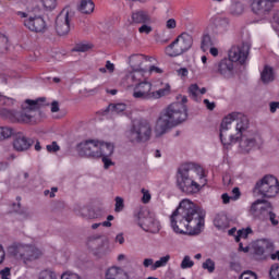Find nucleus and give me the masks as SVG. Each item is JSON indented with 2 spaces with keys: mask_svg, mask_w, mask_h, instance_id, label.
Returning <instances> with one entry per match:
<instances>
[{
  "mask_svg": "<svg viewBox=\"0 0 279 279\" xmlns=\"http://www.w3.org/2000/svg\"><path fill=\"white\" fill-rule=\"evenodd\" d=\"M99 140H86L76 147L77 153L85 158H99Z\"/></svg>",
  "mask_w": 279,
  "mask_h": 279,
  "instance_id": "obj_15",
  "label": "nucleus"
},
{
  "mask_svg": "<svg viewBox=\"0 0 279 279\" xmlns=\"http://www.w3.org/2000/svg\"><path fill=\"white\" fill-rule=\"evenodd\" d=\"M16 104V100L14 98H10L8 96H3L0 94V106L4 107L0 109V117L2 119H16V114H14V111L7 109V108H12Z\"/></svg>",
  "mask_w": 279,
  "mask_h": 279,
  "instance_id": "obj_18",
  "label": "nucleus"
},
{
  "mask_svg": "<svg viewBox=\"0 0 279 279\" xmlns=\"http://www.w3.org/2000/svg\"><path fill=\"white\" fill-rule=\"evenodd\" d=\"M250 213L255 217V219L267 221L270 214L274 213V206L265 199H257L252 204Z\"/></svg>",
  "mask_w": 279,
  "mask_h": 279,
  "instance_id": "obj_14",
  "label": "nucleus"
},
{
  "mask_svg": "<svg viewBox=\"0 0 279 279\" xmlns=\"http://www.w3.org/2000/svg\"><path fill=\"white\" fill-rule=\"evenodd\" d=\"M61 279H82V277L75 272L65 271L61 275Z\"/></svg>",
  "mask_w": 279,
  "mask_h": 279,
  "instance_id": "obj_48",
  "label": "nucleus"
},
{
  "mask_svg": "<svg viewBox=\"0 0 279 279\" xmlns=\"http://www.w3.org/2000/svg\"><path fill=\"white\" fill-rule=\"evenodd\" d=\"M142 193H143V197H142L143 204H149V202L151 201V194L149 193V190L142 189Z\"/></svg>",
  "mask_w": 279,
  "mask_h": 279,
  "instance_id": "obj_49",
  "label": "nucleus"
},
{
  "mask_svg": "<svg viewBox=\"0 0 279 279\" xmlns=\"http://www.w3.org/2000/svg\"><path fill=\"white\" fill-rule=\"evenodd\" d=\"M268 219L271 221L272 226H278V220L276 219V214L274 211L268 216Z\"/></svg>",
  "mask_w": 279,
  "mask_h": 279,
  "instance_id": "obj_62",
  "label": "nucleus"
},
{
  "mask_svg": "<svg viewBox=\"0 0 279 279\" xmlns=\"http://www.w3.org/2000/svg\"><path fill=\"white\" fill-rule=\"evenodd\" d=\"M269 242L264 240L260 242V244L257 245L256 247V254H263L267 247H269Z\"/></svg>",
  "mask_w": 279,
  "mask_h": 279,
  "instance_id": "obj_46",
  "label": "nucleus"
},
{
  "mask_svg": "<svg viewBox=\"0 0 279 279\" xmlns=\"http://www.w3.org/2000/svg\"><path fill=\"white\" fill-rule=\"evenodd\" d=\"M245 13V3L235 1L229 7V14L231 16H241Z\"/></svg>",
  "mask_w": 279,
  "mask_h": 279,
  "instance_id": "obj_26",
  "label": "nucleus"
},
{
  "mask_svg": "<svg viewBox=\"0 0 279 279\" xmlns=\"http://www.w3.org/2000/svg\"><path fill=\"white\" fill-rule=\"evenodd\" d=\"M270 278L279 279V264H275L270 268Z\"/></svg>",
  "mask_w": 279,
  "mask_h": 279,
  "instance_id": "obj_47",
  "label": "nucleus"
},
{
  "mask_svg": "<svg viewBox=\"0 0 279 279\" xmlns=\"http://www.w3.org/2000/svg\"><path fill=\"white\" fill-rule=\"evenodd\" d=\"M81 216L84 217L85 219H95V210L88 208V207H83L81 209Z\"/></svg>",
  "mask_w": 279,
  "mask_h": 279,
  "instance_id": "obj_39",
  "label": "nucleus"
},
{
  "mask_svg": "<svg viewBox=\"0 0 279 279\" xmlns=\"http://www.w3.org/2000/svg\"><path fill=\"white\" fill-rule=\"evenodd\" d=\"M166 27L167 29H175V27H178V22H175V19H169L166 22Z\"/></svg>",
  "mask_w": 279,
  "mask_h": 279,
  "instance_id": "obj_53",
  "label": "nucleus"
},
{
  "mask_svg": "<svg viewBox=\"0 0 279 279\" xmlns=\"http://www.w3.org/2000/svg\"><path fill=\"white\" fill-rule=\"evenodd\" d=\"M123 208H125V203H124L123 198L121 196H117L114 211L121 213L123 210Z\"/></svg>",
  "mask_w": 279,
  "mask_h": 279,
  "instance_id": "obj_45",
  "label": "nucleus"
},
{
  "mask_svg": "<svg viewBox=\"0 0 279 279\" xmlns=\"http://www.w3.org/2000/svg\"><path fill=\"white\" fill-rule=\"evenodd\" d=\"M204 104H205L207 110H215V102H210V100L204 99Z\"/></svg>",
  "mask_w": 279,
  "mask_h": 279,
  "instance_id": "obj_61",
  "label": "nucleus"
},
{
  "mask_svg": "<svg viewBox=\"0 0 279 279\" xmlns=\"http://www.w3.org/2000/svg\"><path fill=\"white\" fill-rule=\"evenodd\" d=\"M170 226L175 234H199L204 228V215L195 203L184 198L170 216Z\"/></svg>",
  "mask_w": 279,
  "mask_h": 279,
  "instance_id": "obj_2",
  "label": "nucleus"
},
{
  "mask_svg": "<svg viewBox=\"0 0 279 279\" xmlns=\"http://www.w3.org/2000/svg\"><path fill=\"white\" fill-rule=\"evenodd\" d=\"M126 109L128 105L123 102L110 104L108 106V112H114L116 114H120V112H125Z\"/></svg>",
  "mask_w": 279,
  "mask_h": 279,
  "instance_id": "obj_30",
  "label": "nucleus"
},
{
  "mask_svg": "<svg viewBox=\"0 0 279 279\" xmlns=\"http://www.w3.org/2000/svg\"><path fill=\"white\" fill-rule=\"evenodd\" d=\"M203 269L208 270L209 274H213L215 271V260L207 258L203 265H202Z\"/></svg>",
  "mask_w": 279,
  "mask_h": 279,
  "instance_id": "obj_41",
  "label": "nucleus"
},
{
  "mask_svg": "<svg viewBox=\"0 0 279 279\" xmlns=\"http://www.w3.org/2000/svg\"><path fill=\"white\" fill-rule=\"evenodd\" d=\"M155 87V90L153 88ZM171 95V85L165 82H158L155 86L148 81H142L137 83L133 88L134 99H142L143 101H154L156 99H162Z\"/></svg>",
  "mask_w": 279,
  "mask_h": 279,
  "instance_id": "obj_5",
  "label": "nucleus"
},
{
  "mask_svg": "<svg viewBox=\"0 0 279 279\" xmlns=\"http://www.w3.org/2000/svg\"><path fill=\"white\" fill-rule=\"evenodd\" d=\"M240 279H258V277L252 270H246L240 276Z\"/></svg>",
  "mask_w": 279,
  "mask_h": 279,
  "instance_id": "obj_51",
  "label": "nucleus"
},
{
  "mask_svg": "<svg viewBox=\"0 0 279 279\" xmlns=\"http://www.w3.org/2000/svg\"><path fill=\"white\" fill-rule=\"evenodd\" d=\"M126 82L129 86H136L143 82V70H133L126 74Z\"/></svg>",
  "mask_w": 279,
  "mask_h": 279,
  "instance_id": "obj_25",
  "label": "nucleus"
},
{
  "mask_svg": "<svg viewBox=\"0 0 279 279\" xmlns=\"http://www.w3.org/2000/svg\"><path fill=\"white\" fill-rule=\"evenodd\" d=\"M12 134H14V130L10 126H0V143L2 141H8V138H12Z\"/></svg>",
  "mask_w": 279,
  "mask_h": 279,
  "instance_id": "obj_32",
  "label": "nucleus"
},
{
  "mask_svg": "<svg viewBox=\"0 0 279 279\" xmlns=\"http://www.w3.org/2000/svg\"><path fill=\"white\" fill-rule=\"evenodd\" d=\"M149 73H158L161 74L162 73V69L156 66V65H150L149 66Z\"/></svg>",
  "mask_w": 279,
  "mask_h": 279,
  "instance_id": "obj_60",
  "label": "nucleus"
},
{
  "mask_svg": "<svg viewBox=\"0 0 279 279\" xmlns=\"http://www.w3.org/2000/svg\"><path fill=\"white\" fill-rule=\"evenodd\" d=\"M221 199L223 204H230V199H232V196H229L227 193L221 195Z\"/></svg>",
  "mask_w": 279,
  "mask_h": 279,
  "instance_id": "obj_63",
  "label": "nucleus"
},
{
  "mask_svg": "<svg viewBox=\"0 0 279 279\" xmlns=\"http://www.w3.org/2000/svg\"><path fill=\"white\" fill-rule=\"evenodd\" d=\"M47 151L50 154H56V151H60V146L57 142H52L50 145L46 146Z\"/></svg>",
  "mask_w": 279,
  "mask_h": 279,
  "instance_id": "obj_50",
  "label": "nucleus"
},
{
  "mask_svg": "<svg viewBox=\"0 0 279 279\" xmlns=\"http://www.w3.org/2000/svg\"><path fill=\"white\" fill-rule=\"evenodd\" d=\"M153 23H144L141 24L138 27V34H146V36H149L154 32V27H151Z\"/></svg>",
  "mask_w": 279,
  "mask_h": 279,
  "instance_id": "obj_36",
  "label": "nucleus"
},
{
  "mask_svg": "<svg viewBox=\"0 0 279 279\" xmlns=\"http://www.w3.org/2000/svg\"><path fill=\"white\" fill-rule=\"evenodd\" d=\"M154 264L155 263L151 258H145L144 262H143V265H144L145 268H147V267L151 268V267H154Z\"/></svg>",
  "mask_w": 279,
  "mask_h": 279,
  "instance_id": "obj_59",
  "label": "nucleus"
},
{
  "mask_svg": "<svg viewBox=\"0 0 279 279\" xmlns=\"http://www.w3.org/2000/svg\"><path fill=\"white\" fill-rule=\"evenodd\" d=\"M93 49V45L90 44H77L73 51H77L80 53H86V51H90Z\"/></svg>",
  "mask_w": 279,
  "mask_h": 279,
  "instance_id": "obj_38",
  "label": "nucleus"
},
{
  "mask_svg": "<svg viewBox=\"0 0 279 279\" xmlns=\"http://www.w3.org/2000/svg\"><path fill=\"white\" fill-rule=\"evenodd\" d=\"M232 195L231 199H233V202H236V199H239V197H241V191L239 190V187H234L232 190Z\"/></svg>",
  "mask_w": 279,
  "mask_h": 279,
  "instance_id": "obj_57",
  "label": "nucleus"
},
{
  "mask_svg": "<svg viewBox=\"0 0 279 279\" xmlns=\"http://www.w3.org/2000/svg\"><path fill=\"white\" fill-rule=\"evenodd\" d=\"M44 10H56L57 0H40Z\"/></svg>",
  "mask_w": 279,
  "mask_h": 279,
  "instance_id": "obj_40",
  "label": "nucleus"
},
{
  "mask_svg": "<svg viewBox=\"0 0 279 279\" xmlns=\"http://www.w3.org/2000/svg\"><path fill=\"white\" fill-rule=\"evenodd\" d=\"M47 106L46 98L26 99L22 104L21 112L15 114L17 123H36V113L39 112L40 108Z\"/></svg>",
  "mask_w": 279,
  "mask_h": 279,
  "instance_id": "obj_6",
  "label": "nucleus"
},
{
  "mask_svg": "<svg viewBox=\"0 0 279 279\" xmlns=\"http://www.w3.org/2000/svg\"><path fill=\"white\" fill-rule=\"evenodd\" d=\"M279 110V102H270V112H276Z\"/></svg>",
  "mask_w": 279,
  "mask_h": 279,
  "instance_id": "obj_64",
  "label": "nucleus"
},
{
  "mask_svg": "<svg viewBox=\"0 0 279 279\" xmlns=\"http://www.w3.org/2000/svg\"><path fill=\"white\" fill-rule=\"evenodd\" d=\"M169 260H171V255L160 257L158 260L154 263L151 270L156 271V269H160V267H167Z\"/></svg>",
  "mask_w": 279,
  "mask_h": 279,
  "instance_id": "obj_31",
  "label": "nucleus"
},
{
  "mask_svg": "<svg viewBox=\"0 0 279 279\" xmlns=\"http://www.w3.org/2000/svg\"><path fill=\"white\" fill-rule=\"evenodd\" d=\"M274 3H279V0H248L251 12L260 21H265L271 14Z\"/></svg>",
  "mask_w": 279,
  "mask_h": 279,
  "instance_id": "obj_12",
  "label": "nucleus"
},
{
  "mask_svg": "<svg viewBox=\"0 0 279 279\" xmlns=\"http://www.w3.org/2000/svg\"><path fill=\"white\" fill-rule=\"evenodd\" d=\"M228 20L227 19H218L215 23V34H223L228 32Z\"/></svg>",
  "mask_w": 279,
  "mask_h": 279,
  "instance_id": "obj_29",
  "label": "nucleus"
},
{
  "mask_svg": "<svg viewBox=\"0 0 279 279\" xmlns=\"http://www.w3.org/2000/svg\"><path fill=\"white\" fill-rule=\"evenodd\" d=\"M193 47V36L189 33H181L168 47H166V54L170 58H177L186 53Z\"/></svg>",
  "mask_w": 279,
  "mask_h": 279,
  "instance_id": "obj_8",
  "label": "nucleus"
},
{
  "mask_svg": "<svg viewBox=\"0 0 279 279\" xmlns=\"http://www.w3.org/2000/svg\"><path fill=\"white\" fill-rule=\"evenodd\" d=\"M39 279H58V277L56 276V272L51 270H43L39 274Z\"/></svg>",
  "mask_w": 279,
  "mask_h": 279,
  "instance_id": "obj_44",
  "label": "nucleus"
},
{
  "mask_svg": "<svg viewBox=\"0 0 279 279\" xmlns=\"http://www.w3.org/2000/svg\"><path fill=\"white\" fill-rule=\"evenodd\" d=\"M8 51V36L0 34V53Z\"/></svg>",
  "mask_w": 279,
  "mask_h": 279,
  "instance_id": "obj_42",
  "label": "nucleus"
},
{
  "mask_svg": "<svg viewBox=\"0 0 279 279\" xmlns=\"http://www.w3.org/2000/svg\"><path fill=\"white\" fill-rule=\"evenodd\" d=\"M128 138L131 143H145L151 138V124L146 120L135 122L128 132Z\"/></svg>",
  "mask_w": 279,
  "mask_h": 279,
  "instance_id": "obj_9",
  "label": "nucleus"
},
{
  "mask_svg": "<svg viewBox=\"0 0 279 279\" xmlns=\"http://www.w3.org/2000/svg\"><path fill=\"white\" fill-rule=\"evenodd\" d=\"M195 262H193V259H191V256L185 255L181 262V269H191L192 267H194Z\"/></svg>",
  "mask_w": 279,
  "mask_h": 279,
  "instance_id": "obj_35",
  "label": "nucleus"
},
{
  "mask_svg": "<svg viewBox=\"0 0 279 279\" xmlns=\"http://www.w3.org/2000/svg\"><path fill=\"white\" fill-rule=\"evenodd\" d=\"M255 191H257L258 195H262V197H276L279 193L278 179L271 174L265 175L256 183Z\"/></svg>",
  "mask_w": 279,
  "mask_h": 279,
  "instance_id": "obj_10",
  "label": "nucleus"
},
{
  "mask_svg": "<svg viewBox=\"0 0 279 279\" xmlns=\"http://www.w3.org/2000/svg\"><path fill=\"white\" fill-rule=\"evenodd\" d=\"M75 16V12L71 7H65L57 16L54 29L58 36H69L71 32V22Z\"/></svg>",
  "mask_w": 279,
  "mask_h": 279,
  "instance_id": "obj_11",
  "label": "nucleus"
},
{
  "mask_svg": "<svg viewBox=\"0 0 279 279\" xmlns=\"http://www.w3.org/2000/svg\"><path fill=\"white\" fill-rule=\"evenodd\" d=\"M144 23H154V19L149 11L136 9L131 12L130 25H143Z\"/></svg>",
  "mask_w": 279,
  "mask_h": 279,
  "instance_id": "obj_17",
  "label": "nucleus"
},
{
  "mask_svg": "<svg viewBox=\"0 0 279 279\" xmlns=\"http://www.w3.org/2000/svg\"><path fill=\"white\" fill-rule=\"evenodd\" d=\"M154 60H156L154 57H145L143 54H132L129 58V64L132 71H145V69L143 68V64H145V62H153Z\"/></svg>",
  "mask_w": 279,
  "mask_h": 279,
  "instance_id": "obj_21",
  "label": "nucleus"
},
{
  "mask_svg": "<svg viewBox=\"0 0 279 279\" xmlns=\"http://www.w3.org/2000/svg\"><path fill=\"white\" fill-rule=\"evenodd\" d=\"M247 56H250V45L247 44L233 46L229 50V59L233 62H239V64H245Z\"/></svg>",
  "mask_w": 279,
  "mask_h": 279,
  "instance_id": "obj_16",
  "label": "nucleus"
},
{
  "mask_svg": "<svg viewBox=\"0 0 279 279\" xmlns=\"http://www.w3.org/2000/svg\"><path fill=\"white\" fill-rule=\"evenodd\" d=\"M104 163L105 169H110L113 167L114 162L112 161L111 157H100Z\"/></svg>",
  "mask_w": 279,
  "mask_h": 279,
  "instance_id": "obj_52",
  "label": "nucleus"
},
{
  "mask_svg": "<svg viewBox=\"0 0 279 279\" xmlns=\"http://www.w3.org/2000/svg\"><path fill=\"white\" fill-rule=\"evenodd\" d=\"M98 153V158L111 157L114 154V144L100 141Z\"/></svg>",
  "mask_w": 279,
  "mask_h": 279,
  "instance_id": "obj_24",
  "label": "nucleus"
},
{
  "mask_svg": "<svg viewBox=\"0 0 279 279\" xmlns=\"http://www.w3.org/2000/svg\"><path fill=\"white\" fill-rule=\"evenodd\" d=\"M177 73L180 77H186L189 75V69L181 68L177 71Z\"/></svg>",
  "mask_w": 279,
  "mask_h": 279,
  "instance_id": "obj_58",
  "label": "nucleus"
},
{
  "mask_svg": "<svg viewBox=\"0 0 279 279\" xmlns=\"http://www.w3.org/2000/svg\"><path fill=\"white\" fill-rule=\"evenodd\" d=\"M12 145L15 151L23 153L27 151L32 147V145H34V142L29 137L23 135V133H19L13 138Z\"/></svg>",
  "mask_w": 279,
  "mask_h": 279,
  "instance_id": "obj_20",
  "label": "nucleus"
},
{
  "mask_svg": "<svg viewBox=\"0 0 279 279\" xmlns=\"http://www.w3.org/2000/svg\"><path fill=\"white\" fill-rule=\"evenodd\" d=\"M213 47V38L208 34H204L202 37L201 49L206 52Z\"/></svg>",
  "mask_w": 279,
  "mask_h": 279,
  "instance_id": "obj_34",
  "label": "nucleus"
},
{
  "mask_svg": "<svg viewBox=\"0 0 279 279\" xmlns=\"http://www.w3.org/2000/svg\"><path fill=\"white\" fill-rule=\"evenodd\" d=\"M186 101L189 99L183 96L181 102H173L160 114L155 126L156 136H162L167 134L168 130L180 125L187 119L189 113L186 112Z\"/></svg>",
  "mask_w": 279,
  "mask_h": 279,
  "instance_id": "obj_4",
  "label": "nucleus"
},
{
  "mask_svg": "<svg viewBox=\"0 0 279 279\" xmlns=\"http://www.w3.org/2000/svg\"><path fill=\"white\" fill-rule=\"evenodd\" d=\"M216 71L222 77H232L234 74V62L230 59H222L217 65Z\"/></svg>",
  "mask_w": 279,
  "mask_h": 279,
  "instance_id": "obj_22",
  "label": "nucleus"
},
{
  "mask_svg": "<svg viewBox=\"0 0 279 279\" xmlns=\"http://www.w3.org/2000/svg\"><path fill=\"white\" fill-rule=\"evenodd\" d=\"M122 274L121 268L119 267H111L106 271L105 279H119Z\"/></svg>",
  "mask_w": 279,
  "mask_h": 279,
  "instance_id": "obj_33",
  "label": "nucleus"
},
{
  "mask_svg": "<svg viewBox=\"0 0 279 279\" xmlns=\"http://www.w3.org/2000/svg\"><path fill=\"white\" fill-rule=\"evenodd\" d=\"M140 226L145 232H151L153 234L160 232V222L151 214H148L145 218H140Z\"/></svg>",
  "mask_w": 279,
  "mask_h": 279,
  "instance_id": "obj_19",
  "label": "nucleus"
},
{
  "mask_svg": "<svg viewBox=\"0 0 279 279\" xmlns=\"http://www.w3.org/2000/svg\"><path fill=\"white\" fill-rule=\"evenodd\" d=\"M43 9L35 8L33 13L32 12H23L17 11L16 14L20 16V19H24L22 21L24 27L28 29V32H33L34 34H45L47 32V21H45V17H43L38 12H40Z\"/></svg>",
  "mask_w": 279,
  "mask_h": 279,
  "instance_id": "obj_7",
  "label": "nucleus"
},
{
  "mask_svg": "<svg viewBox=\"0 0 279 279\" xmlns=\"http://www.w3.org/2000/svg\"><path fill=\"white\" fill-rule=\"evenodd\" d=\"M250 234H252V228L239 230L238 235L235 236L236 243H239L241 239H247Z\"/></svg>",
  "mask_w": 279,
  "mask_h": 279,
  "instance_id": "obj_37",
  "label": "nucleus"
},
{
  "mask_svg": "<svg viewBox=\"0 0 279 279\" xmlns=\"http://www.w3.org/2000/svg\"><path fill=\"white\" fill-rule=\"evenodd\" d=\"M50 111L52 114H56L57 112H60V104L58 101H52L50 106Z\"/></svg>",
  "mask_w": 279,
  "mask_h": 279,
  "instance_id": "obj_56",
  "label": "nucleus"
},
{
  "mask_svg": "<svg viewBox=\"0 0 279 279\" xmlns=\"http://www.w3.org/2000/svg\"><path fill=\"white\" fill-rule=\"evenodd\" d=\"M247 118L241 113H231L227 116L220 124V141L222 145H232L240 140L242 151H250L256 147L258 135L247 131Z\"/></svg>",
  "mask_w": 279,
  "mask_h": 279,
  "instance_id": "obj_1",
  "label": "nucleus"
},
{
  "mask_svg": "<svg viewBox=\"0 0 279 279\" xmlns=\"http://www.w3.org/2000/svg\"><path fill=\"white\" fill-rule=\"evenodd\" d=\"M214 226L223 232L230 228V218L226 214H218L214 219Z\"/></svg>",
  "mask_w": 279,
  "mask_h": 279,
  "instance_id": "obj_23",
  "label": "nucleus"
},
{
  "mask_svg": "<svg viewBox=\"0 0 279 279\" xmlns=\"http://www.w3.org/2000/svg\"><path fill=\"white\" fill-rule=\"evenodd\" d=\"M190 95H193V97H197V94L199 93V86L197 84H193L189 88Z\"/></svg>",
  "mask_w": 279,
  "mask_h": 279,
  "instance_id": "obj_55",
  "label": "nucleus"
},
{
  "mask_svg": "<svg viewBox=\"0 0 279 279\" xmlns=\"http://www.w3.org/2000/svg\"><path fill=\"white\" fill-rule=\"evenodd\" d=\"M116 66L114 63H111L110 61H106L105 68H100V73H114Z\"/></svg>",
  "mask_w": 279,
  "mask_h": 279,
  "instance_id": "obj_43",
  "label": "nucleus"
},
{
  "mask_svg": "<svg viewBox=\"0 0 279 279\" xmlns=\"http://www.w3.org/2000/svg\"><path fill=\"white\" fill-rule=\"evenodd\" d=\"M206 173L204 168L197 163H185L178 169L177 184L185 195L199 193L206 186Z\"/></svg>",
  "mask_w": 279,
  "mask_h": 279,
  "instance_id": "obj_3",
  "label": "nucleus"
},
{
  "mask_svg": "<svg viewBox=\"0 0 279 279\" xmlns=\"http://www.w3.org/2000/svg\"><path fill=\"white\" fill-rule=\"evenodd\" d=\"M78 10L83 14H92L95 10V2H93V0H82Z\"/></svg>",
  "mask_w": 279,
  "mask_h": 279,
  "instance_id": "obj_27",
  "label": "nucleus"
},
{
  "mask_svg": "<svg viewBox=\"0 0 279 279\" xmlns=\"http://www.w3.org/2000/svg\"><path fill=\"white\" fill-rule=\"evenodd\" d=\"M260 77L264 84H269V82H274V69L271 66L266 65L260 74Z\"/></svg>",
  "mask_w": 279,
  "mask_h": 279,
  "instance_id": "obj_28",
  "label": "nucleus"
},
{
  "mask_svg": "<svg viewBox=\"0 0 279 279\" xmlns=\"http://www.w3.org/2000/svg\"><path fill=\"white\" fill-rule=\"evenodd\" d=\"M0 276H1V279H10V277L12 276L10 268L5 267L4 269H2L0 271Z\"/></svg>",
  "mask_w": 279,
  "mask_h": 279,
  "instance_id": "obj_54",
  "label": "nucleus"
},
{
  "mask_svg": "<svg viewBox=\"0 0 279 279\" xmlns=\"http://www.w3.org/2000/svg\"><path fill=\"white\" fill-rule=\"evenodd\" d=\"M11 252L15 258H20L24 263L36 260L43 256V252L36 246L19 244L11 247Z\"/></svg>",
  "mask_w": 279,
  "mask_h": 279,
  "instance_id": "obj_13",
  "label": "nucleus"
}]
</instances>
